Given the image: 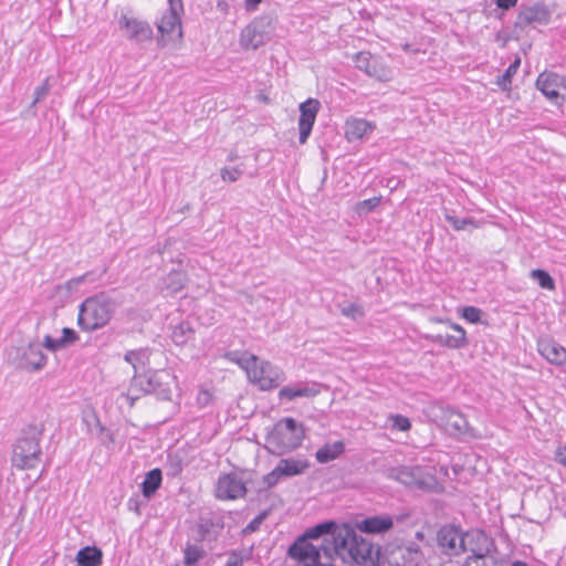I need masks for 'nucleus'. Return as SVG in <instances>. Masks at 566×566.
Returning a JSON list of instances; mask_svg holds the SVG:
<instances>
[{
	"label": "nucleus",
	"mask_w": 566,
	"mask_h": 566,
	"mask_svg": "<svg viewBox=\"0 0 566 566\" xmlns=\"http://www.w3.org/2000/svg\"><path fill=\"white\" fill-rule=\"evenodd\" d=\"M339 311L342 315L352 319L361 318L365 315L363 306L354 302L340 304Z\"/></svg>",
	"instance_id": "38"
},
{
	"label": "nucleus",
	"mask_w": 566,
	"mask_h": 566,
	"mask_svg": "<svg viewBox=\"0 0 566 566\" xmlns=\"http://www.w3.org/2000/svg\"><path fill=\"white\" fill-rule=\"evenodd\" d=\"M61 342L65 347H67L71 344H74L77 339V334L74 329L64 327L62 329V336L60 337Z\"/></svg>",
	"instance_id": "54"
},
{
	"label": "nucleus",
	"mask_w": 566,
	"mask_h": 566,
	"mask_svg": "<svg viewBox=\"0 0 566 566\" xmlns=\"http://www.w3.org/2000/svg\"><path fill=\"white\" fill-rule=\"evenodd\" d=\"M279 398L286 401L303 398L298 382L282 387L279 391Z\"/></svg>",
	"instance_id": "42"
},
{
	"label": "nucleus",
	"mask_w": 566,
	"mask_h": 566,
	"mask_svg": "<svg viewBox=\"0 0 566 566\" xmlns=\"http://www.w3.org/2000/svg\"><path fill=\"white\" fill-rule=\"evenodd\" d=\"M562 84L563 76L554 72L545 71L541 73L536 80L537 90H539L544 96L556 105H562L565 101V98L559 94Z\"/></svg>",
	"instance_id": "15"
},
{
	"label": "nucleus",
	"mask_w": 566,
	"mask_h": 566,
	"mask_svg": "<svg viewBox=\"0 0 566 566\" xmlns=\"http://www.w3.org/2000/svg\"><path fill=\"white\" fill-rule=\"evenodd\" d=\"M277 472L282 474V476H295L303 474L308 468L310 462L307 460L287 458L281 459L276 464Z\"/></svg>",
	"instance_id": "23"
},
{
	"label": "nucleus",
	"mask_w": 566,
	"mask_h": 566,
	"mask_svg": "<svg viewBox=\"0 0 566 566\" xmlns=\"http://www.w3.org/2000/svg\"><path fill=\"white\" fill-rule=\"evenodd\" d=\"M240 355H242V353L238 352V350H233V352H229L226 357L235 363L237 364V360L239 359Z\"/></svg>",
	"instance_id": "61"
},
{
	"label": "nucleus",
	"mask_w": 566,
	"mask_h": 566,
	"mask_svg": "<svg viewBox=\"0 0 566 566\" xmlns=\"http://www.w3.org/2000/svg\"><path fill=\"white\" fill-rule=\"evenodd\" d=\"M279 398L286 401L303 398L298 382L282 387L279 391Z\"/></svg>",
	"instance_id": "41"
},
{
	"label": "nucleus",
	"mask_w": 566,
	"mask_h": 566,
	"mask_svg": "<svg viewBox=\"0 0 566 566\" xmlns=\"http://www.w3.org/2000/svg\"><path fill=\"white\" fill-rule=\"evenodd\" d=\"M355 65L358 70L365 72L371 77L380 78L376 60L369 52H358L354 56Z\"/></svg>",
	"instance_id": "32"
},
{
	"label": "nucleus",
	"mask_w": 566,
	"mask_h": 566,
	"mask_svg": "<svg viewBox=\"0 0 566 566\" xmlns=\"http://www.w3.org/2000/svg\"><path fill=\"white\" fill-rule=\"evenodd\" d=\"M45 427L43 422L24 426L12 444L11 464L17 470H32L41 462V440Z\"/></svg>",
	"instance_id": "1"
},
{
	"label": "nucleus",
	"mask_w": 566,
	"mask_h": 566,
	"mask_svg": "<svg viewBox=\"0 0 566 566\" xmlns=\"http://www.w3.org/2000/svg\"><path fill=\"white\" fill-rule=\"evenodd\" d=\"M467 539V551L471 552L472 555H476L478 548L488 547L489 553L494 547V542L491 537L486 535L485 532L476 530L469 533H465Z\"/></svg>",
	"instance_id": "26"
},
{
	"label": "nucleus",
	"mask_w": 566,
	"mask_h": 566,
	"mask_svg": "<svg viewBox=\"0 0 566 566\" xmlns=\"http://www.w3.org/2000/svg\"><path fill=\"white\" fill-rule=\"evenodd\" d=\"M46 364V356L43 353L41 345L38 343H30L22 353L19 366L28 371H35L42 369Z\"/></svg>",
	"instance_id": "20"
},
{
	"label": "nucleus",
	"mask_w": 566,
	"mask_h": 566,
	"mask_svg": "<svg viewBox=\"0 0 566 566\" xmlns=\"http://www.w3.org/2000/svg\"><path fill=\"white\" fill-rule=\"evenodd\" d=\"M273 31L271 15L258 17L241 31L240 45L244 50H258L271 40Z\"/></svg>",
	"instance_id": "4"
},
{
	"label": "nucleus",
	"mask_w": 566,
	"mask_h": 566,
	"mask_svg": "<svg viewBox=\"0 0 566 566\" xmlns=\"http://www.w3.org/2000/svg\"><path fill=\"white\" fill-rule=\"evenodd\" d=\"M77 322L84 331H95L106 325V295L101 293L86 298L80 306Z\"/></svg>",
	"instance_id": "5"
},
{
	"label": "nucleus",
	"mask_w": 566,
	"mask_h": 566,
	"mask_svg": "<svg viewBox=\"0 0 566 566\" xmlns=\"http://www.w3.org/2000/svg\"><path fill=\"white\" fill-rule=\"evenodd\" d=\"M497 8L509 10L516 6L517 0H495Z\"/></svg>",
	"instance_id": "56"
},
{
	"label": "nucleus",
	"mask_w": 566,
	"mask_h": 566,
	"mask_svg": "<svg viewBox=\"0 0 566 566\" xmlns=\"http://www.w3.org/2000/svg\"><path fill=\"white\" fill-rule=\"evenodd\" d=\"M203 543H197L193 541L187 542L184 547V565L185 566H197L198 563L208 555V552L203 548Z\"/></svg>",
	"instance_id": "29"
},
{
	"label": "nucleus",
	"mask_w": 566,
	"mask_h": 566,
	"mask_svg": "<svg viewBox=\"0 0 566 566\" xmlns=\"http://www.w3.org/2000/svg\"><path fill=\"white\" fill-rule=\"evenodd\" d=\"M259 361V357H256L253 354H250L248 352H243L242 355H240L239 359L237 360V364L245 370L248 378L250 379L252 376V370L255 368L256 364Z\"/></svg>",
	"instance_id": "39"
},
{
	"label": "nucleus",
	"mask_w": 566,
	"mask_h": 566,
	"mask_svg": "<svg viewBox=\"0 0 566 566\" xmlns=\"http://www.w3.org/2000/svg\"><path fill=\"white\" fill-rule=\"evenodd\" d=\"M344 452L345 443L343 441L325 443L315 452V459L318 463L325 464L339 458Z\"/></svg>",
	"instance_id": "27"
},
{
	"label": "nucleus",
	"mask_w": 566,
	"mask_h": 566,
	"mask_svg": "<svg viewBox=\"0 0 566 566\" xmlns=\"http://www.w3.org/2000/svg\"><path fill=\"white\" fill-rule=\"evenodd\" d=\"M454 416H455V419L452 422V426L455 429L461 430L463 427H465L467 420L460 413H455Z\"/></svg>",
	"instance_id": "59"
},
{
	"label": "nucleus",
	"mask_w": 566,
	"mask_h": 566,
	"mask_svg": "<svg viewBox=\"0 0 566 566\" xmlns=\"http://www.w3.org/2000/svg\"><path fill=\"white\" fill-rule=\"evenodd\" d=\"M321 108V103L316 98H308L300 104V118H298V130H300V144H305L312 133L314 123L316 120L317 113Z\"/></svg>",
	"instance_id": "13"
},
{
	"label": "nucleus",
	"mask_w": 566,
	"mask_h": 566,
	"mask_svg": "<svg viewBox=\"0 0 566 566\" xmlns=\"http://www.w3.org/2000/svg\"><path fill=\"white\" fill-rule=\"evenodd\" d=\"M184 275L180 272H170L165 279V289L170 294H177L184 289Z\"/></svg>",
	"instance_id": "35"
},
{
	"label": "nucleus",
	"mask_w": 566,
	"mask_h": 566,
	"mask_svg": "<svg viewBox=\"0 0 566 566\" xmlns=\"http://www.w3.org/2000/svg\"><path fill=\"white\" fill-rule=\"evenodd\" d=\"M552 12L544 3H535L524 7L517 14L514 27L524 30L532 24H547L551 21Z\"/></svg>",
	"instance_id": "12"
},
{
	"label": "nucleus",
	"mask_w": 566,
	"mask_h": 566,
	"mask_svg": "<svg viewBox=\"0 0 566 566\" xmlns=\"http://www.w3.org/2000/svg\"><path fill=\"white\" fill-rule=\"evenodd\" d=\"M302 396L305 398H312L317 396L321 392V384L315 381H298Z\"/></svg>",
	"instance_id": "45"
},
{
	"label": "nucleus",
	"mask_w": 566,
	"mask_h": 566,
	"mask_svg": "<svg viewBox=\"0 0 566 566\" xmlns=\"http://www.w3.org/2000/svg\"><path fill=\"white\" fill-rule=\"evenodd\" d=\"M150 354L151 352L148 348L128 350L125 354L124 359L132 366L134 370V377H142L139 373L143 371L149 364Z\"/></svg>",
	"instance_id": "24"
},
{
	"label": "nucleus",
	"mask_w": 566,
	"mask_h": 566,
	"mask_svg": "<svg viewBox=\"0 0 566 566\" xmlns=\"http://www.w3.org/2000/svg\"><path fill=\"white\" fill-rule=\"evenodd\" d=\"M401 49H402L405 52H407V53H415V54H416V53H418V52H419V50H418V49H412V45H411V44H409V43H403V44H401Z\"/></svg>",
	"instance_id": "63"
},
{
	"label": "nucleus",
	"mask_w": 566,
	"mask_h": 566,
	"mask_svg": "<svg viewBox=\"0 0 566 566\" xmlns=\"http://www.w3.org/2000/svg\"><path fill=\"white\" fill-rule=\"evenodd\" d=\"M305 438L304 426L294 418L279 420L266 436V450L282 455L297 449Z\"/></svg>",
	"instance_id": "3"
},
{
	"label": "nucleus",
	"mask_w": 566,
	"mask_h": 566,
	"mask_svg": "<svg viewBox=\"0 0 566 566\" xmlns=\"http://www.w3.org/2000/svg\"><path fill=\"white\" fill-rule=\"evenodd\" d=\"M212 400V394L209 390L202 389L198 392L197 402L200 407L208 406Z\"/></svg>",
	"instance_id": "55"
},
{
	"label": "nucleus",
	"mask_w": 566,
	"mask_h": 566,
	"mask_svg": "<svg viewBox=\"0 0 566 566\" xmlns=\"http://www.w3.org/2000/svg\"><path fill=\"white\" fill-rule=\"evenodd\" d=\"M49 91H50L49 78H46L43 82V84H41V85L35 87V90H34V99L32 102V105H35L36 103L42 101L49 94Z\"/></svg>",
	"instance_id": "53"
},
{
	"label": "nucleus",
	"mask_w": 566,
	"mask_h": 566,
	"mask_svg": "<svg viewBox=\"0 0 566 566\" xmlns=\"http://www.w3.org/2000/svg\"><path fill=\"white\" fill-rule=\"evenodd\" d=\"M521 64V59L516 57L514 62H512L505 72L497 76L496 84L502 91H509L511 88L512 77L516 74Z\"/></svg>",
	"instance_id": "34"
},
{
	"label": "nucleus",
	"mask_w": 566,
	"mask_h": 566,
	"mask_svg": "<svg viewBox=\"0 0 566 566\" xmlns=\"http://www.w3.org/2000/svg\"><path fill=\"white\" fill-rule=\"evenodd\" d=\"M332 548V553L348 564L363 565L371 559L373 544L358 535L355 527L347 523L340 525L338 539Z\"/></svg>",
	"instance_id": "2"
},
{
	"label": "nucleus",
	"mask_w": 566,
	"mask_h": 566,
	"mask_svg": "<svg viewBox=\"0 0 566 566\" xmlns=\"http://www.w3.org/2000/svg\"><path fill=\"white\" fill-rule=\"evenodd\" d=\"M476 555H470L467 557L465 563L462 566H491L485 557L489 555L488 547L478 548Z\"/></svg>",
	"instance_id": "40"
},
{
	"label": "nucleus",
	"mask_w": 566,
	"mask_h": 566,
	"mask_svg": "<svg viewBox=\"0 0 566 566\" xmlns=\"http://www.w3.org/2000/svg\"><path fill=\"white\" fill-rule=\"evenodd\" d=\"M482 311L474 306H467L463 308L462 317L470 323H478L481 319Z\"/></svg>",
	"instance_id": "50"
},
{
	"label": "nucleus",
	"mask_w": 566,
	"mask_h": 566,
	"mask_svg": "<svg viewBox=\"0 0 566 566\" xmlns=\"http://www.w3.org/2000/svg\"><path fill=\"white\" fill-rule=\"evenodd\" d=\"M157 28L161 34H172L177 29L179 34H181L180 13L167 10L157 23Z\"/></svg>",
	"instance_id": "30"
},
{
	"label": "nucleus",
	"mask_w": 566,
	"mask_h": 566,
	"mask_svg": "<svg viewBox=\"0 0 566 566\" xmlns=\"http://www.w3.org/2000/svg\"><path fill=\"white\" fill-rule=\"evenodd\" d=\"M262 2V0H245L244 1V9L248 12H252L256 10L258 6Z\"/></svg>",
	"instance_id": "60"
},
{
	"label": "nucleus",
	"mask_w": 566,
	"mask_h": 566,
	"mask_svg": "<svg viewBox=\"0 0 566 566\" xmlns=\"http://www.w3.org/2000/svg\"><path fill=\"white\" fill-rule=\"evenodd\" d=\"M224 527L223 517L214 512H207L199 515L195 526L191 528L192 539L197 543H205L212 549V543L217 542Z\"/></svg>",
	"instance_id": "6"
},
{
	"label": "nucleus",
	"mask_w": 566,
	"mask_h": 566,
	"mask_svg": "<svg viewBox=\"0 0 566 566\" xmlns=\"http://www.w3.org/2000/svg\"><path fill=\"white\" fill-rule=\"evenodd\" d=\"M394 526V518L390 515H374L357 521L355 528L365 534H384Z\"/></svg>",
	"instance_id": "21"
},
{
	"label": "nucleus",
	"mask_w": 566,
	"mask_h": 566,
	"mask_svg": "<svg viewBox=\"0 0 566 566\" xmlns=\"http://www.w3.org/2000/svg\"><path fill=\"white\" fill-rule=\"evenodd\" d=\"M118 25L129 40L144 42L153 38V29L146 21L122 14L118 21Z\"/></svg>",
	"instance_id": "14"
},
{
	"label": "nucleus",
	"mask_w": 566,
	"mask_h": 566,
	"mask_svg": "<svg viewBox=\"0 0 566 566\" xmlns=\"http://www.w3.org/2000/svg\"><path fill=\"white\" fill-rule=\"evenodd\" d=\"M438 545L443 553L450 556H458L467 552L465 534L454 525L442 526L437 534Z\"/></svg>",
	"instance_id": "10"
},
{
	"label": "nucleus",
	"mask_w": 566,
	"mask_h": 566,
	"mask_svg": "<svg viewBox=\"0 0 566 566\" xmlns=\"http://www.w3.org/2000/svg\"><path fill=\"white\" fill-rule=\"evenodd\" d=\"M251 374L250 381L255 384L261 390L277 388L285 380V375L280 367L260 359Z\"/></svg>",
	"instance_id": "9"
},
{
	"label": "nucleus",
	"mask_w": 566,
	"mask_h": 566,
	"mask_svg": "<svg viewBox=\"0 0 566 566\" xmlns=\"http://www.w3.org/2000/svg\"><path fill=\"white\" fill-rule=\"evenodd\" d=\"M83 422L85 423L87 431L96 436L102 443H104V427L94 408L87 407L83 410Z\"/></svg>",
	"instance_id": "31"
},
{
	"label": "nucleus",
	"mask_w": 566,
	"mask_h": 566,
	"mask_svg": "<svg viewBox=\"0 0 566 566\" xmlns=\"http://www.w3.org/2000/svg\"><path fill=\"white\" fill-rule=\"evenodd\" d=\"M170 378L166 370H149L142 377H134V386L140 387L145 394H154L160 400L171 399V389L166 381Z\"/></svg>",
	"instance_id": "7"
},
{
	"label": "nucleus",
	"mask_w": 566,
	"mask_h": 566,
	"mask_svg": "<svg viewBox=\"0 0 566 566\" xmlns=\"http://www.w3.org/2000/svg\"><path fill=\"white\" fill-rule=\"evenodd\" d=\"M422 470L419 467H397L387 470V476L407 486L423 490L427 483L421 478Z\"/></svg>",
	"instance_id": "16"
},
{
	"label": "nucleus",
	"mask_w": 566,
	"mask_h": 566,
	"mask_svg": "<svg viewBox=\"0 0 566 566\" xmlns=\"http://www.w3.org/2000/svg\"><path fill=\"white\" fill-rule=\"evenodd\" d=\"M269 510L262 511L258 514L244 528L245 533H253L258 531L263 523V521L268 517Z\"/></svg>",
	"instance_id": "49"
},
{
	"label": "nucleus",
	"mask_w": 566,
	"mask_h": 566,
	"mask_svg": "<svg viewBox=\"0 0 566 566\" xmlns=\"http://www.w3.org/2000/svg\"><path fill=\"white\" fill-rule=\"evenodd\" d=\"M538 353L551 364L566 366V348L552 338H542L537 343Z\"/></svg>",
	"instance_id": "19"
},
{
	"label": "nucleus",
	"mask_w": 566,
	"mask_h": 566,
	"mask_svg": "<svg viewBox=\"0 0 566 566\" xmlns=\"http://www.w3.org/2000/svg\"><path fill=\"white\" fill-rule=\"evenodd\" d=\"M78 566H101L103 563V552L95 546L81 548L76 554Z\"/></svg>",
	"instance_id": "28"
},
{
	"label": "nucleus",
	"mask_w": 566,
	"mask_h": 566,
	"mask_svg": "<svg viewBox=\"0 0 566 566\" xmlns=\"http://www.w3.org/2000/svg\"><path fill=\"white\" fill-rule=\"evenodd\" d=\"M220 175L223 181L234 182L243 175V169L240 167H223Z\"/></svg>",
	"instance_id": "47"
},
{
	"label": "nucleus",
	"mask_w": 566,
	"mask_h": 566,
	"mask_svg": "<svg viewBox=\"0 0 566 566\" xmlns=\"http://www.w3.org/2000/svg\"><path fill=\"white\" fill-rule=\"evenodd\" d=\"M170 11L181 13L184 11V6L181 0H168Z\"/></svg>",
	"instance_id": "57"
},
{
	"label": "nucleus",
	"mask_w": 566,
	"mask_h": 566,
	"mask_svg": "<svg viewBox=\"0 0 566 566\" xmlns=\"http://www.w3.org/2000/svg\"><path fill=\"white\" fill-rule=\"evenodd\" d=\"M392 427L399 431H407L411 428L410 420L402 415H394L390 417Z\"/></svg>",
	"instance_id": "48"
},
{
	"label": "nucleus",
	"mask_w": 566,
	"mask_h": 566,
	"mask_svg": "<svg viewBox=\"0 0 566 566\" xmlns=\"http://www.w3.org/2000/svg\"><path fill=\"white\" fill-rule=\"evenodd\" d=\"M450 327L457 333V335L428 334L424 336V338L433 344L448 347L451 349H459L465 347L468 345V338L464 328L455 323H451Z\"/></svg>",
	"instance_id": "18"
},
{
	"label": "nucleus",
	"mask_w": 566,
	"mask_h": 566,
	"mask_svg": "<svg viewBox=\"0 0 566 566\" xmlns=\"http://www.w3.org/2000/svg\"><path fill=\"white\" fill-rule=\"evenodd\" d=\"M446 220L453 227L454 230H464L468 226L475 227V221L472 218H458L453 214H446Z\"/></svg>",
	"instance_id": "44"
},
{
	"label": "nucleus",
	"mask_w": 566,
	"mask_h": 566,
	"mask_svg": "<svg viewBox=\"0 0 566 566\" xmlns=\"http://www.w3.org/2000/svg\"><path fill=\"white\" fill-rule=\"evenodd\" d=\"M303 566H335L334 564L332 563H322V562H318L317 564H306V565H303Z\"/></svg>",
	"instance_id": "64"
},
{
	"label": "nucleus",
	"mask_w": 566,
	"mask_h": 566,
	"mask_svg": "<svg viewBox=\"0 0 566 566\" xmlns=\"http://www.w3.org/2000/svg\"><path fill=\"white\" fill-rule=\"evenodd\" d=\"M339 531L340 525L334 521H326L307 528L301 536L308 539L323 538L322 544H327L332 547L336 544V539H338Z\"/></svg>",
	"instance_id": "17"
},
{
	"label": "nucleus",
	"mask_w": 566,
	"mask_h": 566,
	"mask_svg": "<svg viewBox=\"0 0 566 566\" xmlns=\"http://www.w3.org/2000/svg\"><path fill=\"white\" fill-rule=\"evenodd\" d=\"M214 494L219 500H237L245 496L247 486L237 473H227L219 476Z\"/></svg>",
	"instance_id": "11"
},
{
	"label": "nucleus",
	"mask_w": 566,
	"mask_h": 566,
	"mask_svg": "<svg viewBox=\"0 0 566 566\" xmlns=\"http://www.w3.org/2000/svg\"><path fill=\"white\" fill-rule=\"evenodd\" d=\"M311 539L298 536L295 542L289 547L287 554L291 558L300 562V566L306 564H317L321 562V553L326 556L332 555L333 548L327 544L315 546L310 542Z\"/></svg>",
	"instance_id": "8"
},
{
	"label": "nucleus",
	"mask_w": 566,
	"mask_h": 566,
	"mask_svg": "<svg viewBox=\"0 0 566 566\" xmlns=\"http://www.w3.org/2000/svg\"><path fill=\"white\" fill-rule=\"evenodd\" d=\"M531 277L534 279L542 289L549 291L555 290V281L547 271L535 269L531 272Z\"/></svg>",
	"instance_id": "37"
},
{
	"label": "nucleus",
	"mask_w": 566,
	"mask_h": 566,
	"mask_svg": "<svg viewBox=\"0 0 566 566\" xmlns=\"http://www.w3.org/2000/svg\"><path fill=\"white\" fill-rule=\"evenodd\" d=\"M381 197H373L363 201H359L356 206V210L359 214H367L371 212L376 207L379 206Z\"/></svg>",
	"instance_id": "46"
},
{
	"label": "nucleus",
	"mask_w": 566,
	"mask_h": 566,
	"mask_svg": "<svg viewBox=\"0 0 566 566\" xmlns=\"http://www.w3.org/2000/svg\"><path fill=\"white\" fill-rule=\"evenodd\" d=\"M281 478L283 476L277 472V467H275L270 473L263 476L265 489L275 486L280 482Z\"/></svg>",
	"instance_id": "51"
},
{
	"label": "nucleus",
	"mask_w": 566,
	"mask_h": 566,
	"mask_svg": "<svg viewBox=\"0 0 566 566\" xmlns=\"http://www.w3.org/2000/svg\"><path fill=\"white\" fill-rule=\"evenodd\" d=\"M43 346L50 352H57L59 349L65 348L61 338H53L50 335H45L43 339Z\"/></svg>",
	"instance_id": "52"
},
{
	"label": "nucleus",
	"mask_w": 566,
	"mask_h": 566,
	"mask_svg": "<svg viewBox=\"0 0 566 566\" xmlns=\"http://www.w3.org/2000/svg\"><path fill=\"white\" fill-rule=\"evenodd\" d=\"M555 459L557 462L566 467V446L557 449Z\"/></svg>",
	"instance_id": "58"
},
{
	"label": "nucleus",
	"mask_w": 566,
	"mask_h": 566,
	"mask_svg": "<svg viewBox=\"0 0 566 566\" xmlns=\"http://www.w3.org/2000/svg\"><path fill=\"white\" fill-rule=\"evenodd\" d=\"M163 472L160 469L155 468L148 471L144 481L140 483V490L144 497L150 500L161 486Z\"/></svg>",
	"instance_id": "25"
},
{
	"label": "nucleus",
	"mask_w": 566,
	"mask_h": 566,
	"mask_svg": "<svg viewBox=\"0 0 566 566\" xmlns=\"http://www.w3.org/2000/svg\"><path fill=\"white\" fill-rule=\"evenodd\" d=\"M193 337L195 329L189 322L179 323L174 327L171 333V339L178 346L187 344L189 340L193 339Z\"/></svg>",
	"instance_id": "33"
},
{
	"label": "nucleus",
	"mask_w": 566,
	"mask_h": 566,
	"mask_svg": "<svg viewBox=\"0 0 566 566\" xmlns=\"http://www.w3.org/2000/svg\"><path fill=\"white\" fill-rule=\"evenodd\" d=\"M226 555L227 562L224 566H243L244 560L249 559V555L238 549H231Z\"/></svg>",
	"instance_id": "43"
},
{
	"label": "nucleus",
	"mask_w": 566,
	"mask_h": 566,
	"mask_svg": "<svg viewBox=\"0 0 566 566\" xmlns=\"http://www.w3.org/2000/svg\"><path fill=\"white\" fill-rule=\"evenodd\" d=\"M375 125L364 118H348L345 123V137L348 142H356L371 133Z\"/></svg>",
	"instance_id": "22"
},
{
	"label": "nucleus",
	"mask_w": 566,
	"mask_h": 566,
	"mask_svg": "<svg viewBox=\"0 0 566 566\" xmlns=\"http://www.w3.org/2000/svg\"><path fill=\"white\" fill-rule=\"evenodd\" d=\"M167 475L177 476L184 470V460L178 453H168L166 461Z\"/></svg>",
	"instance_id": "36"
},
{
	"label": "nucleus",
	"mask_w": 566,
	"mask_h": 566,
	"mask_svg": "<svg viewBox=\"0 0 566 566\" xmlns=\"http://www.w3.org/2000/svg\"><path fill=\"white\" fill-rule=\"evenodd\" d=\"M84 276H78L76 279L70 280L66 282L67 289H72L74 285H78L81 282H83Z\"/></svg>",
	"instance_id": "62"
}]
</instances>
